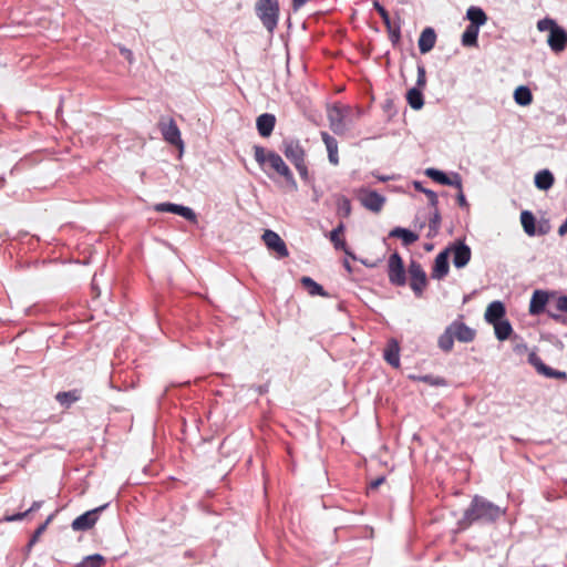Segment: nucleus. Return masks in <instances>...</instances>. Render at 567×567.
<instances>
[{"instance_id":"21","label":"nucleus","mask_w":567,"mask_h":567,"mask_svg":"<svg viewBox=\"0 0 567 567\" xmlns=\"http://www.w3.org/2000/svg\"><path fill=\"white\" fill-rule=\"evenodd\" d=\"M343 231L344 225L343 223H340L333 230H331L329 238L337 250H342L346 255L355 259V256L347 247L344 239L340 238V235L343 234Z\"/></svg>"},{"instance_id":"11","label":"nucleus","mask_w":567,"mask_h":567,"mask_svg":"<svg viewBox=\"0 0 567 567\" xmlns=\"http://www.w3.org/2000/svg\"><path fill=\"white\" fill-rule=\"evenodd\" d=\"M282 153L293 166L305 162L306 152L297 140H286L282 144Z\"/></svg>"},{"instance_id":"54","label":"nucleus","mask_w":567,"mask_h":567,"mask_svg":"<svg viewBox=\"0 0 567 567\" xmlns=\"http://www.w3.org/2000/svg\"><path fill=\"white\" fill-rule=\"evenodd\" d=\"M377 178H378L379 181H381V182H388V181H390V179H391V177H390V176H381V175H377Z\"/></svg>"},{"instance_id":"20","label":"nucleus","mask_w":567,"mask_h":567,"mask_svg":"<svg viewBox=\"0 0 567 567\" xmlns=\"http://www.w3.org/2000/svg\"><path fill=\"white\" fill-rule=\"evenodd\" d=\"M275 124L276 117L270 113L259 115L256 121L258 133L262 137H268L272 133Z\"/></svg>"},{"instance_id":"48","label":"nucleus","mask_w":567,"mask_h":567,"mask_svg":"<svg viewBox=\"0 0 567 567\" xmlns=\"http://www.w3.org/2000/svg\"><path fill=\"white\" fill-rule=\"evenodd\" d=\"M447 185L449 186H453V187L457 188L458 190L463 189V187H462V177L460 176V174L454 173L451 176V183L447 184Z\"/></svg>"},{"instance_id":"27","label":"nucleus","mask_w":567,"mask_h":567,"mask_svg":"<svg viewBox=\"0 0 567 567\" xmlns=\"http://www.w3.org/2000/svg\"><path fill=\"white\" fill-rule=\"evenodd\" d=\"M555 178L550 171L543 169L535 175V185L538 189L548 190L554 185Z\"/></svg>"},{"instance_id":"53","label":"nucleus","mask_w":567,"mask_h":567,"mask_svg":"<svg viewBox=\"0 0 567 567\" xmlns=\"http://www.w3.org/2000/svg\"><path fill=\"white\" fill-rule=\"evenodd\" d=\"M384 480L385 478L383 476H381V477H378L377 480L372 481L370 483V488H372V489L378 488L384 482Z\"/></svg>"},{"instance_id":"1","label":"nucleus","mask_w":567,"mask_h":567,"mask_svg":"<svg viewBox=\"0 0 567 567\" xmlns=\"http://www.w3.org/2000/svg\"><path fill=\"white\" fill-rule=\"evenodd\" d=\"M504 514L505 509L482 496L475 495L463 517L458 520V528L466 529L474 523H493Z\"/></svg>"},{"instance_id":"47","label":"nucleus","mask_w":567,"mask_h":567,"mask_svg":"<svg viewBox=\"0 0 567 567\" xmlns=\"http://www.w3.org/2000/svg\"><path fill=\"white\" fill-rule=\"evenodd\" d=\"M422 381L429 383V384H432V385H445L446 382L443 378H440V377H432V375H424L422 378Z\"/></svg>"},{"instance_id":"5","label":"nucleus","mask_w":567,"mask_h":567,"mask_svg":"<svg viewBox=\"0 0 567 567\" xmlns=\"http://www.w3.org/2000/svg\"><path fill=\"white\" fill-rule=\"evenodd\" d=\"M409 275H410V287L415 293V296L421 297L423 293V290L425 289L427 285V278L424 269L422 268L421 264L411 260L408 268Z\"/></svg>"},{"instance_id":"52","label":"nucleus","mask_w":567,"mask_h":567,"mask_svg":"<svg viewBox=\"0 0 567 567\" xmlns=\"http://www.w3.org/2000/svg\"><path fill=\"white\" fill-rule=\"evenodd\" d=\"M42 504H43L42 501L33 502L31 507L29 509H27V513L30 514V513L39 511L42 507Z\"/></svg>"},{"instance_id":"40","label":"nucleus","mask_w":567,"mask_h":567,"mask_svg":"<svg viewBox=\"0 0 567 567\" xmlns=\"http://www.w3.org/2000/svg\"><path fill=\"white\" fill-rule=\"evenodd\" d=\"M52 520V515L47 518V520L41 524L33 533L31 539L28 543V550L32 548V546L39 540L40 536L45 532L48 525Z\"/></svg>"},{"instance_id":"32","label":"nucleus","mask_w":567,"mask_h":567,"mask_svg":"<svg viewBox=\"0 0 567 567\" xmlns=\"http://www.w3.org/2000/svg\"><path fill=\"white\" fill-rule=\"evenodd\" d=\"M514 100L518 105H529L533 101L530 90L527 86H518L514 92Z\"/></svg>"},{"instance_id":"15","label":"nucleus","mask_w":567,"mask_h":567,"mask_svg":"<svg viewBox=\"0 0 567 567\" xmlns=\"http://www.w3.org/2000/svg\"><path fill=\"white\" fill-rule=\"evenodd\" d=\"M564 312H567V296H559L549 306L547 313L556 322L567 324V317L563 315Z\"/></svg>"},{"instance_id":"22","label":"nucleus","mask_w":567,"mask_h":567,"mask_svg":"<svg viewBox=\"0 0 567 567\" xmlns=\"http://www.w3.org/2000/svg\"><path fill=\"white\" fill-rule=\"evenodd\" d=\"M321 135V138L326 145V148H327V152H328V158H329V162L337 166L339 164V156H338V142L337 140L331 136L329 133L327 132H321L320 133Z\"/></svg>"},{"instance_id":"9","label":"nucleus","mask_w":567,"mask_h":567,"mask_svg":"<svg viewBox=\"0 0 567 567\" xmlns=\"http://www.w3.org/2000/svg\"><path fill=\"white\" fill-rule=\"evenodd\" d=\"M161 133L163 138L169 143L171 145L177 146L179 148L184 147L183 140L181 137V131L173 118L168 121H161L158 123Z\"/></svg>"},{"instance_id":"30","label":"nucleus","mask_w":567,"mask_h":567,"mask_svg":"<svg viewBox=\"0 0 567 567\" xmlns=\"http://www.w3.org/2000/svg\"><path fill=\"white\" fill-rule=\"evenodd\" d=\"M495 336L499 341H504L509 338L513 332L512 324L508 320L504 319L495 324H493Z\"/></svg>"},{"instance_id":"19","label":"nucleus","mask_w":567,"mask_h":567,"mask_svg":"<svg viewBox=\"0 0 567 567\" xmlns=\"http://www.w3.org/2000/svg\"><path fill=\"white\" fill-rule=\"evenodd\" d=\"M547 302L548 293L543 290H535L529 302V313L533 316L542 313Z\"/></svg>"},{"instance_id":"46","label":"nucleus","mask_w":567,"mask_h":567,"mask_svg":"<svg viewBox=\"0 0 567 567\" xmlns=\"http://www.w3.org/2000/svg\"><path fill=\"white\" fill-rule=\"evenodd\" d=\"M426 84V75H425V69L422 65L417 66V80H416V87L422 89Z\"/></svg>"},{"instance_id":"44","label":"nucleus","mask_w":567,"mask_h":567,"mask_svg":"<svg viewBox=\"0 0 567 567\" xmlns=\"http://www.w3.org/2000/svg\"><path fill=\"white\" fill-rule=\"evenodd\" d=\"M179 206L181 205L173 204V203H159V204L155 205V210L156 212L172 213V214H176L177 215Z\"/></svg>"},{"instance_id":"10","label":"nucleus","mask_w":567,"mask_h":567,"mask_svg":"<svg viewBox=\"0 0 567 567\" xmlns=\"http://www.w3.org/2000/svg\"><path fill=\"white\" fill-rule=\"evenodd\" d=\"M107 506V504L102 505L100 507H96L92 511H87L84 514L78 516L71 524L72 529L80 532V530H87L94 526L99 518V514Z\"/></svg>"},{"instance_id":"41","label":"nucleus","mask_w":567,"mask_h":567,"mask_svg":"<svg viewBox=\"0 0 567 567\" xmlns=\"http://www.w3.org/2000/svg\"><path fill=\"white\" fill-rule=\"evenodd\" d=\"M440 225H441V215H440L439 210L435 208V212L433 213L432 217L429 220V228H430L429 237L435 236L437 234Z\"/></svg>"},{"instance_id":"37","label":"nucleus","mask_w":567,"mask_h":567,"mask_svg":"<svg viewBox=\"0 0 567 567\" xmlns=\"http://www.w3.org/2000/svg\"><path fill=\"white\" fill-rule=\"evenodd\" d=\"M384 359L392 367H399L400 355H399V348L396 344H394L393 347H389L384 351Z\"/></svg>"},{"instance_id":"23","label":"nucleus","mask_w":567,"mask_h":567,"mask_svg":"<svg viewBox=\"0 0 567 567\" xmlns=\"http://www.w3.org/2000/svg\"><path fill=\"white\" fill-rule=\"evenodd\" d=\"M436 42V34L432 28H425L419 38V50L421 53L430 52Z\"/></svg>"},{"instance_id":"49","label":"nucleus","mask_w":567,"mask_h":567,"mask_svg":"<svg viewBox=\"0 0 567 567\" xmlns=\"http://www.w3.org/2000/svg\"><path fill=\"white\" fill-rule=\"evenodd\" d=\"M295 167H296V169L298 171V173H299L300 177H301L302 179L307 181V179H308L309 174H308V168H307L306 163H305V162H302V163H300V164L295 165Z\"/></svg>"},{"instance_id":"39","label":"nucleus","mask_w":567,"mask_h":567,"mask_svg":"<svg viewBox=\"0 0 567 567\" xmlns=\"http://www.w3.org/2000/svg\"><path fill=\"white\" fill-rule=\"evenodd\" d=\"M104 563V557L100 554L86 556L79 567H101Z\"/></svg>"},{"instance_id":"50","label":"nucleus","mask_w":567,"mask_h":567,"mask_svg":"<svg viewBox=\"0 0 567 567\" xmlns=\"http://www.w3.org/2000/svg\"><path fill=\"white\" fill-rule=\"evenodd\" d=\"M29 514L25 512H21V513H17V514H13V515H9V516H6L4 517V520L6 522H18V520H22L23 518H25Z\"/></svg>"},{"instance_id":"4","label":"nucleus","mask_w":567,"mask_h":567,"mask_svg":"<svg viewBox=\"0 0 567 567\" xmlns=\"http://www.w3.org/2000/svg\"><path fill=\"white\" fill-rule=\"evenodd\" d=\"M388 277L393 286L402 287L406 284L403 260L398 252H393L388 260Z\"/></svg>"},{"instance_id":"34","label":"nucleus","mask_w":567,"mask_h":567,"mask_svg":"<svg viewBox=\"0 0 567 567\" xmlns=\"http://www.w3.org/2000/svg\"><path fill=\"white\" fill-rule=\"evenodd\" d=\"M439 347L444 352H450L453 349L454 346V337L453 333L450 331L449 326L444 330V332L439 337Z\"/></svg>"},{"instance_id":"35","label":"nucleus","mask_w":567,"mask_h":567,"mask_svg":"<svg viewBox=\"0 0 567 567\" xmlns=\"http://www.w3.org/2000/svg\"><path fill=\"white\" fill-rule=\"evenodd\" d=\"M55 399L61 405L69 408L80 399V395L76 391L59 392Z\"/></svg>"},{"instance_id":"43","label":"nucleus","mask_w":567,"mask_h":567,"mask_svg":"<svg viewBox=\"0 0 567 567\" xmlns=\"http://www.w3.org/2000/svg\"><path fill=\"white\" fill-rule=\"evenodd\" d=\"M557 27L558 24L556 23V21L550 18H544L537 22V29L540 32L549 31L550 33L551 30H555Z\"/></svg>"},{"instance_id":"29","label":"nucleus","mask_w":567,"mask_h":567,"mask_svg":"<svg viewBox=\"0 0 567 567\" xmlns=\"http://www.w3.org/2000/svg\"><path fill=\"white\" fill-rule=\"evenodd\" d=\"M480 29L473 25H467L462 34V44L464 47H477Z\"/></svg>"},{"instance_id":"3","label":"nucleus","mask_w":567,"mask_h":567,"mask_svg":"<svg viewBox=\"0 0 567 567\" xmlns=\"http://www.w3.org/2000/svg\"><path fill=\"white\" fill-rule=\"evenodd\" d=\"M256 13L260 19L264 27L272 32L279 18V2L278 0H258L256 3Z\"/></svg>"},{"instance_id":"12","label":"nucleus","mask_w":567,"mask_h":567,"mask_svg":"<svg viewBox=\"0 0 567 567\" xmlns=\"http://www.w3.org/2000/svg\"><path fill=\"white\" fill-rule=\"evenodd\" d=\"M450 249H444L437 254L434 259L431 277L435 280L444 279L450 271L449 265Z\"/></svg>"},{"instance_id":"16","label":"nucleus","mask_w":567,"mask_h":567,"mask_svg":"<svg viewBox=\"0 0 567 567\" xmlns=\"http://www.w3.org/2000/svg\"><path fill=\"white\" fill-rule=\"evenodd\" d=\"M547 43L555 53L563 52L567 47V32L561 27H557L548 35Z\"/></svg>"},{"instance_id":"24","label":"nucleus","mask_w":567,"mask_h":567,"mask_svg":"<svg viewBox=\"0 0 567 567\" xmlns=\"http://www.w3.org/2000/svg\"><path fill=\"white\" fill-rule=\"evenodd\" d=\"M466 18L470 20L468 25L481 28L487 22V16L480 7L472 6L466 11Z\"/></svg>"},{"instance_id":"13","label":"nucleus","mask_w":567,"mask_h":567,"mask_svg":"<svg viewBox=\"0 0 567 567\" xmlns=\"http://www.w3.org/2000/svg\"><path fill=\"white\" fill-rule=\"evenodd\" d=\"M262 240L267 248L276 251L279 257L284 258L289 255L285 241L280 238V236L277 233L270 229L265 230L262 235Z\"/></svg>"},{"instance_id":"36","label":"nucleus","mask_w":567,"mask_h":567,"mask_svg":"<svg viewBox=\"0 0 567 567\" xmlns=\"http://www.w3.org/2000/svg\"><path fill=\"white\" fill-rule=\"evenodd\" d=\"M426 176L432 178L434 182L440 183L442 185H446L451 183V177L447 176L444 172L439 171L436 168H427L425 171Z\"/></svg>"},{"instance_id":"2","label":"nucleus","mask_w":567,"mask_h":567,"mask_svg":"<svg viewBox=\"0 0 567 567\" xmlns=\"http://www.w3.org/2000/svg\"><path fill=\"white\" fill-rule=\"evenodd\" d=\"M254 156L256 162L261 166L264 172L270 175L269 169L274 171L278 175L285 178V181L292 185L293 188L297 187V183L295 181L293 174L290 168L287 166L282 157L274 151H266L262 146L255 145L254 146Z\"/></svg>"},{"instance_id":"33","label":"nucleus","mask_w":567,"mask_h":567,"mask_svg":"<svg viewBox=\"0 0 567 567\" xmlns=\"http://www.w3.org/2000/svg\"><path fill=\"white\" fill-rule=\"evenodd\" d=\"M520 223H522V226L524 228V231L527 235L534 236L536 234L535 217H534L533 213H530L529 210L522 212V214H520Z\"/></svg>"},{"instance_id":"25","label":"nucleus","mask_w":567,"mask_h":567,"mask_svg":"<svg viewBox=\"0 0 567 567\" xmlns=\"http://www.w3.org/2000/svg\"><path fill=\"white\" fill-rule=\"evenodd\" d=\"M373 7L377 9V11L379 12L380 17L382 18L385 27L388 28L391 39L393 41H398L400 39V27L399 25L396 28L392 27L391 19H390L388 11L378 1H374Z\"/></svg>"},{"instance_id":"38","label":"nucleus","mask_w":567,"mask_h":567,"mask_svg":"<svg viewBox=\"0 0 567 567\" xmlns=\"http://www.w3.org/2000/svg\"><path fill=\"white\" fill-rule=\"evenodd\" d=\"M338 214L342 217H349L351 214V202L349 198L341 196L337 200Z\"/></svg>"},{"instance_id":"6","label":"nucleus","mask_w":567,"mask_h":567,"mask_svg":"<svg viewBox=\"0 0 567 567\" xmlns=\"http://www.w3.org/2000/svg\"><path fill=\"white\" fill-rule=\"evenodd\" d=\"M358 199L365 209L373 213H380L385 204L384 196L364 187L358 189Z\"/></svg>"},{"instance_id":"18","label":"nucleus","mask_w":567,"mask_h":567,"mask_svg":"<svg viewBox=\"0 0 567 567\" xmlns=\"http://www.w3.org/2000/svg\"><path fill=\"white\" fill-rule=\"evenodd\" d=\"M505 307L501 301H493L487 306L484 318L489 324H495L504 320Z\"/></svg>"},{"instance_id":"45","label":"nucleus","mask_w":567,"mask_h":567,"mask_svg":"<svg viewBox=\"0 0 567 567\" xmlns=\"http://www.w3.org/2000/svg\"><path fill=\"white\" fill-rule=\"evenodd\" d=\"M179 216L184 217L185 219L192 221V223H196L197 221V216L196 214L194 213V210L189 207H186V206H183L181 205L179 206V209H178V214Z\"/></svg>"},{"instance_id":"8","label":"nucleus","mask_w":567,"mask_h":567,"mask_svg":"<svg viewBox=\"0 0 567 567\" xmlns=\"http://www.w3.org/2000/svg\"><path fill=\"white\" fill-rule=\"evenodd\" d=\"M349 107L333 105L328 110V121L330 128L337 135H342L347 131L346 117L349 114Z\"/></svg>"},{"instance_id":"26","label":"nucleus","mask_w":567,"mask_h":567,"mask_svg":"<svg viewBox=\"0 0 567 567\" xmlns=\"http://www.w3.org/2000/svg\"><path fill=\"white\" fill-rule=\"evenodd\" d=\"M389 235L390 237L400 238L404 246H410L419 239V235L402 227L393 228Z\"/></svg>"},{"instance_id":"42","label":"nucleus","mask_w":567,"mask_h":567,"mask_svg":"<svg viewBox=\"0 0 567 567\" xmlns=\"http://www.w3.org/2000/svg\"><path fill=\"white\" fill-rule=\"evenodd\" d=\"M414 187L415 189L420 190L423 193V195H426V197L429 198V202H430V205L433 206V207H436L437 206V203H439V199H437V195L435 192L431 190V189H427V188H423L421 186V183L419 182H415L414 183Z\"/></svg>"},{"instance_id":"28","label":"nucleus","mask_w":567,"mask_h":567,"mask_svg":"<svg viewBox=\"0 0 567 567\" xmlns=\"http://www.w3.org/2000/svg\"><path fill=\"white\" fill-rule=\"evenodd\" d=\"M406 101L413 110H421L424 105V99L421 89H410L406 93Z\"/></svg>"},{"instance_id":"17","label":"nucleus","mask_w":567,"mask_h":567,"mask_svg":"<svg viewBox=\"0 0 567 567\" xmlns=\"http://www.w3.org/2000/svg\"><path fill=\"white\" fill-rule=\"evenodd\" d=\"M450 331L453 333L454 339L460 342H471L475 338V330L466 326L462 321H453L450 326Z\"/></svg>"},{"instance_id":"51","label":"nucleus","mask_w":567,"mask_h":567,"mask_svg":"<svg viewBox=\"0 0 567 567\" xmlns=\"http://www.w3.org/2000/svg\"><path fill=\"white\" fill-rule=\"evenodd\" d=\"M456 199H457V203H458V205H460L461 207H463V208H468V203H467V200H466V198H465V195H464V193H463V189L458 190V194H457Z\"/></svg>"},{"instance_id":"7","label":"nucleus","mask_w":567,"mask_h":567,"mask_svg":"<svg viewBox=\"0 0 567 567\" xmlns=\"http://www.w3.org/2000/svg\"><path fill=\"white\" fill-rule=\"evenodd\" d=\"M445 249H450L453 265L455 268H464L471 260L472 250L463 240H456L450 244Z\"/></svg>"},{"instance_id":"31","label":"nucleus","mask_w":567,"mask_h":567,"mask_svg":"<svg viewBox=\"0 0 567 567\" xmlns=\"http://www.w3.org/2000/svg\"><path fill=\"white\" fill-rule=\"evenodd\" d=\"M301 284L311 296H322V297L328 296V293L324 291L323 287L321 285H319L318 282H316L310 277H302Z\"/></svg>"},{"instance_id":"14","label":"nucleus","mask_w":567,"mask_h":567,"mask_svg":"<svg viewBox=\"0 0 567 567\" xmlns=\"http://www.w3.org/2000/svg\"><path fill=\"white\" fill-rule=\"evenodd\" d=\"M528 362L536 369L539 374H543L546 378L565 379L567 377L566 372L554 370L553 368L546 365L535 352L529 353Z\"/></svg>"},{"instance_id":"55","label":"nucleus","mask_w":567,"mask_h":567,"mask_svg":"<svg viewBox=\"0 0 567 567\" xmlns=\"http://www.w3.org/2000/svg\"><path fill=\"white\" fill-rule=\"evenodd\" d=\"M343 266L349 272H351L352 269L348 260H344Z\"/></svg>"}]
</instances>
